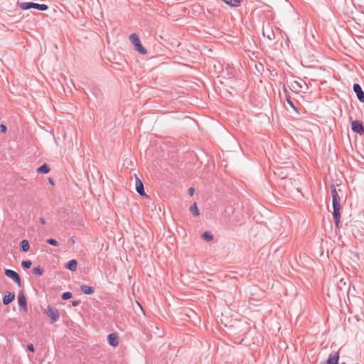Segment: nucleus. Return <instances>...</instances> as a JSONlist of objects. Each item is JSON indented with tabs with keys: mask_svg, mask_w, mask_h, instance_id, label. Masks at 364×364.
<instances>
[{
	"mask_svg": "<svg viewBox=\"0 0 364 364\" xmlns=\"http://www.w3.org/2000/svg\"><path fill=\"white\" fill-rule=\"evenodd\" d=\"M339 185L332 184L331 186V196H332V205H333V216L335 220V225L338 227L341 219V198L340 193L341 189L338 188Z\"/></svg>",
	"mask_w": 364,
	"mask_h": 364,
	"instance_id": "obj_1",
	"label": "nucleus"
},
{
	"mask_svg": "<svg viewBox=\"0 0 364 364\" xmlns=\"http://www.w3.org/2000/svg\"><path fill=\"white\" fill-rule=\"evenodd\" d=\"M129 40L133 43L135 49L141 55H146L147 53L146 50L141 45L138 36L136 33H132L129 36Z\"/></svg>",
	"mask_w": 364,
	"mask_h": 364,
	"instance_id": "obj_2",
	"label": "nucleus"
},
{
	"mask_svg": "<svg viewBox=\"0 0 364 364\" xmlns=\"http://www.w3.org/2000/svg\"><path fill=\"white\" fill-rule=\"evenodd\" d=\"M19 6L23 10L36 9L40 11H46L48 8L46 4H39L33 2H23L19 4Z\"/></svg>",
	"mask_w": 364,
	"mask_h": 364,
	"instance_id": "obj_3",
	"label": "nucleus"
},
{
	"mask_svg": "<svg viewBox=\"0 0 364 364\" xmlns=\"http://www.w3.org/2000/svg\"><path fill=\"white\" fill-rule=\"evenodd\" d=\"M46 313L50 318L52 323H54L58 321L59 318V313L58 310L56 308L53 307L51 306H48L46 310Z\"/></svg>",
	"mask_w": 364,
	"mask_h": 364,
	"instance_id": "obj_4",
	"label": "nucleus"
},
{
	"mask_svg": "<svg viewBox=\"0 0 364 364\" xmlns=\"http://www.w3.org/2000/svg\"><path fill=\"white\" fill-rule=\"evenodd\" d=\"M5 274L6 277H8L9 279H12L14 282H16V284L18 286H21V282L20 276L17 272H16L14 270L11 269H6L5 270Z\"/></svg>",
	"mask_w": 364,
	"mask_h": 364,
	"instance_id": "obj_5",
	"label": "nucleus"
},
{
	"mask_svg": "<svg viewBox=\"0 0 364 364\" xmlns=\"http://www.w3.org/2000/svg\"><path fill=\"white\" fill-rule=\"evenodd\" d=\"M134 178H135L136 191L140 196L147 197V195L146 194V193L144 191V184H143L142 181L140 180V178L136 174L134 175Z\"/></svg>",
	"mask_w": 364,
	"mask_h": 364,
	"instance_id": "obj_6",
	"label": "nucleus"
},
{
	"mask_svg": "<svg viewBox=\"0 0 364 364\" xmlns=\"http://www.w3.org/2000/svg\"><path fill=\"white\" fill-rule=\"evenodd\" d=\"M351 128L354 132H356L360 135L364 134V126L360 121H353L351 123Z\"/></svg>",
	"mask_w": 364,
	"mask_h": 364,
	"instance_id": "obj_7",
	"label": "nucleus"
},
{
	"mask_svg": "<svg viewBox=\"0 0 364 364\" xmlns=\"http://www.w3.org/2000/svg\"><path fill=\"white\" fill-rule=\"evenodd\" d=\"M107 341L110 346L117 347L119 345V336L117 333H112L107 336Z\"/></svg>",
	"mask_w": 364,
	"mask_h": 364,
	"instance_id": "obj_8",
	"label": "nucleus"
},
{
	"mask_svg": "<svg viewBox=\"0 0 364 364\" xmlns=\"http://www.w3.org/2000/svg\"><path fill=\"white\" fill-rule=\"evenodd\" d=\"M339 360V353L338 351L333 352L330 354L326 362L322 364H338Z\"/></svg>",
	"mask_w": 364,
	"mask_h": 364,
	"instance_id": "obj_9",
	"label": "nucleus"
},
{
	"mask_svg": "<svg viewBox=\"0 0 364 364\" xmlns=\"http://www.w3.org/2000/svg\"><path fill=\"white\" fill-rule=\"evenodd\" d=\"M353 90L356 93L358 99L364 102V92H363L360 86L358 84L353 85Z\"/></svg>",
	"mask_w": 364,
	"mask_h": 364,
	"instance_id": "obj_10",
	"label": "nucleus"
},
{
	"mask_svg": "<svg viewBox=\"0 0 364 364\" xmlns=\"http://www.w3.org/2000/svg\"><path fill=\"white\" fill-rule=\"evenodd\" d=\"M18 302L25 311H27V302L26 299L23 292H20L18 295Z\"/></svg>",
	"mask_w": 364,
	"mask_h": 364,
	"instance_id": "obj_11",
	"label": "nucleus"
},
{
	"mask_svg": "<svg viewBox=\"0 0 364 364\" xmlns=\"http://www.w3.org/2000/svg\"><path fill=\"white\" fill-rule=\"evenodd\" d=\"M15 299L14 293L8 292L3 297V303L4 305H8L11 303Z\"/></svg>",
	"mask_w": 364,
	"mask_h": 364,
	"instance_id": "obj_12",
	"label": "nucleus"
},
{
	"mask_svg": "<svg viewBox=\"0 0 364 364\" xmlns=\"http://www.w3.org/2000/svg\"><path fill=\"white\" fill-rule=\"evenodd\" d=\"M77 267V262L76 259H71L65 264V267L71 271H75Z\"/></svg>",
	"mask_w": 364,
	"mask_h": 364,
	"instance_id": "obj_13",
	"label": "nucleus"
},
{
	"mask_svg": "<svg viewBox=\"0 0 364 364\" xmlns=\"http://www.w3.org/2000/svg\"><path fill=\"white\" fill-rule=\"evenodd\" d=\"M80 288L82 291L85 294H92L94 293V289L92 287L82 285Z\"/></svg>",
	"mask_w": 364,
	"mask_h": 364,
	"instance_id": "obj_14",
	"label": "nucleus"
},
{
	"mask_svg": "<svg viewBox=\"0 0 364 364\" xmlns=\"http://www.w3.org/2000/svg\"><path fill=\"white\" fill-rule=\"evenodd\" d=\"M21 250L23 252H28L30 249V244L28 240H23L20 243Z\"/></svg>",
	"mask_w": 364,
	"mask_h": 364,
	"instance_id": "obj_15",
	"label": "nucleus"
},
{
	"mask_svg": "<svg viewBox=\"0 0 364 364\" xmlns=\"http://www.w3.org/2000/svg\"><path fill=\"white\" fill-rule=\"evenodd\" d=\"M226 4L233 6L237 7L240 5V0H223Z\"/></svg>",
	"mask_w": 364,
	"mask_h": 364,
	"instance_id": "obj_16",
	"label": "nucleus"
},
{
	"mask_svg": "<svg viewBox=\"0 0 364 364\" xmlns=\"http://www.w3.org/2000/svg\"><path fill=\"white\" fill-rule=\"evenodd\" d=\"M49 171H50V168L46 164H43L37 169V172L41 173L46 174V173H48Z\"/></svg>",
	"mask_w": 364,
	"mask_h": 364,
	"instance_id": "obj_17",
	"label": "nucleus"
},
{
	"mask_svg": "<svg viewBox=\"0 0 364 364\" xmlns=\"http://www.w3.org/2000/svg\"><path fill=\"white\" fill-rule=\"evenodd\" d=\"M190 211L195 216H198L200 215L199 210L198 208L197 204L194 203L191 207H190Z\"/></svg>",
	"mask_w": 364,
	"mask_h": 364,
	"instance_id": "obj_18",
	"label": "nucleus"
},
{
	"mask_svg": "<svg viewBox=\"0 0 364 364\" xmlns=\"http://www.w3.org/2000/svg\"><path fill=\"white\" fill-rule=\"evenodd\" d=\"M202 238L205 241H211L213 239V236L209 232H205L201 235Z\"/></svg>",
	"mask_w": 364,
	"mask_h": 364,
	"instance_id": "obj_19",
	"label": "nucleus"
},
{
	"mask_svg": "<svg viewBox=\"0 0 364 364\" xmlns=\"http://www.w3.org/2000/svg\"><path fill=\"white\" fill-rule=\"evenodd\" d=\"M33 272L35 274L41 276L43 274V270L41 267H37L33 269Z\"/></svg>",
	"mask_w": 364,
	"mask_h": 364,
	"instance_id": "obj_20",
	"label": "nucleus"
},
{
	"mask_svg": "<svg viewBox=\"0 0 364 364\" xmlns=\"http://www.w3.org/2000/svg\"><path fill=\"white\" fill-rule=\"evenodd\" d=\"M32 262L30 260L23 261L21 265L25 269H29L31 267Z\"/></svg>",
	"mask_w": 364,
	"mask_h": 364,
	"instance_id": "obj_21",
	"label": "nucleus"
},
{
	"mask_svg": "<svg viewBox=\"0 0 364 364\" xmlns=\"http://www.w3.org/2000/svg\"><path fill=\"white\" fill-rule=\"evenodd\" d=\"M72 297V294L70 292H65L62 295V299L64 300H68Z\"/></svg>",
	"mask_w": 364,
	"mask_h": 364,
	"instance_id": "obj_22",
	"label": "nucleus"
},
{
	"mask_svg": "<svg viewBox=\"0 0 364 364\" xmlns=\"http://www.w3.org/2000/svg\"><path fill=\"white\" fill-rule=\"evenodd\" d=\"M47 242L48 244H50V245H53V246H58V242L55 239H48L47 240Z\"/></svg>",
	"mask_w": 364,
	"mask_h": 364,
	"instance_id": "obj_23",
	"label": "nucleus"
},
{
	"mask_svg": "<svg viewBox=\"0 0 364 364\" xmlns=\"http://www.w3.org/2000/svg\"><path fill=\"white\" fill-rule=\"evenodd\" d=\"M275 174H277L279 177L281 178H285L287 177L286 175H284L282 171L280 168H278L277 171L275 172Z\"/></svg>",
	"mask_w": 364,
	"mask_h": 364,
	"instance_id": "obj_24",
	"label": "nucleus"
},
{
	"mask_svg": "<svg viewBox=\"0 0 364 364\" xmlns=\"http://www.w3.org/2000/svg\"><path fill=\"white\" fill-rule=\"evenodd\" d=\"M27 348L28 350L31 351V352H34L35 349H34V346L33 344H28V346H27Z\"/></svg>",
	"mask_w": 364,
	"mask_h": 364,
	"instance_id": "obj_25",
	"label": "nucleus"
},
{
	"mask_svg": "<svg viewBox=\"0 0 364 364\" xmlns=\"http://www.w3.org/2000/svg\"><path fill=\"white\" fill-rule=\"evenodd\" d=\"M194 192H195V190H194V188H192V187H191V188H190L188 189V193H189V195H190L191 196H193Z\"/></svg>",
	"mask_w": 364,
	"mask_h": 364,
	"instance_id": "obj_26",
	"label": "nucleus"
},
{
	"mask_svg": "<svg viewBox=\"0 0 364 364\" xmlns=\"http://www.w3.org/2000/svg\"><path fill=\"white\" fill-rule=\"evenodd\" d=\"M0 129L3 133L6 132V127L4 124L0 125Z\"/></svg>",
	"mask_w": 364,
	"mask_h": 364,
	"instance_id": "obj_27",
	"label": "nucleus"
},
{
	"mask_svg": "<svg viewBox=\"0 0 364 364\" xmlns=\"http://www.w3.org/2000/svg\"><path fill=\"white\" fill-rule=\"evenodd\" d=\"M137 304H138V306L140 307V309H141V311H143V313L144 314V309H143L142 306H141V304H140L139 302H137Z\"/></svg>",
	"mask_w": 364,
	"mask_h": 364,
	"instance_id": "obj_28",
	"label": "nucleus"
},
{
	"mask_svg": "<svg viewBox=\"0 0 364 364\" xmlns=\"http://www.w3.org/2000/svg\"><path fill=\"white\" fill-rule=\"evenodd\" d=\"M288 103L293 107V108H295L293 105V103L290 101V100H288Z\"/></svg>",
	"mask_w": 364,
	"mask_h": 364,
	"instance_id": "obj_29",
	"label": "nucleus"
},
{
	"mask_svg": "<svg viewBox=\"0 0 364 364\" xmlns=\"http://www.w3.org/2000/svg\"><path fill=\"white\" fill-rule=\"evenodd\" d=\"M77 304V301H73V306H76Z\"/></svg>",
	"mask_w": 364,
	"mask_h": 364,
	"instance_id": "obj_30",
	"label": "nucleus"
},
{
	"mask_svg": "<svg viewBox=\"0 0 364 364\" xmlns=\"http://www.w3.org/2000/svg\"><path fill=\"white\" fill-rule=\"evenodd\" d=\"M343 364H345V363H343Z\"/></svg>",
	"mask_w": 364,
	"mask_h": 364,
	"instance_id": "obj_31",
	"label": "nucleus"
}]
</instances>
